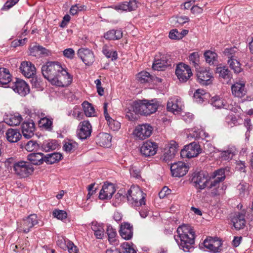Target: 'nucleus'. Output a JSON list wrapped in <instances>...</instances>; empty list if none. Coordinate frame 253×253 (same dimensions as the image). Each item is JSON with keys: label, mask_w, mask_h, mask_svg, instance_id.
<instances>
[{"label": "nucleus", "mask_w": 253, "mask_h": 253, "mask_svg": "<svg viewBox=\"0 0 253 253\" xmlns=\"http://www.w3.org/2000/svg\"><path fill=\"white\" fill-rule=\"evenodd\" d=\"M38 223V217L36 214L29 215L18 223L17 230L24 233H28L31 229Z\"/></svg>", "instance_id": "obj_7"}, {"label": "nucleus", "mask_w": 253, "mask_h": 253, "mask_svg": "<svg viewBox=\"0 0 253 253\" xmlns=\"http://www.w3.org/2000/svg\"><path fill=\"white\" fill-rule=\"evenodd\" d=\"M226 120L229 125L232 126L235 125L237 123V119L234 116L230 115L226 118Z\"/></svg>", "instance_id": "obj_62"}, {"label": "nucleus", "mask_w": 253, "mask_h": 253, "mask_svg": "<svg viewBox=\"0 0 253 253\" xmlns=\"http://www.w3.org/2000/svg\"><path fill=\"white\" fill-rule=\"evenodd\" d=\"M44 156L42 153H31L28 155V159L35 165H40L42 164Z\"/></svg>", "instance_id": "obj_33"}, {"label": "nucleus", "mask_w": 253, "mask_h": 253, "mask_svg": "<svg viewBox=\"0 0 253 253\" xmlns=\"http://www.w3.org/2000/svg\"><path fill=\"white\" fill-rule=\"evenodd\" d=\"M232 93L238 98L244 97L247 93L244 82H236L231 86Z\"/></svg>", "instance_id": "obj_19"}, {"label": "nucleus", "mask_w": 253, "mask_h": 253, "mask_svg": "<svg viewBox=\"0 0 253 253\" xmlns=\"http://www.w3.org/2000/svg\"><path fill=\"white\" fill-rule=\"evenodd\" d=\"M102 52L107 58H111L112 61L116 60L118 58L117 51L114 50L111 47L107 45L103 46Z\"/></svg>", "instance_id": "obj_40"}, {"label": "nucleus", "mask_w": 253, "mask_h": 253, "mask_svg": "<svg viewBox=\"0 0 253 253\" xmlns=\"http://www.w3.org/2000/svg\"><path fill=\"white\" fill-rule=\"evenodd\" d=\"M80 58L86 66L91 65L94 61L93 52L87 48H80Z\"/></svg>", "instance_id": "obj_21"}, {"label": "nucleus", "mask_w": 253, "mask_h": 253, "mask_svg": "<svg viewBox=\"0 0 253 253\" xmlns=\"http://www.w3.org/2000/svg\"><path fill=\"white\" fill-rule=\"evenodd\" d=\"M211 183L209 188L211 189V193L214 196L224 193L226 185L222 183L225 178V170L220 169L214 171L211 176Z\"/></svg>", "instance_id": "obj_3"}, {"label": "nucleus", "mask_w": 253, "mask_h": 253, "mask_svg": "<svg viewBox=\"0 0 253 253\" xmlns=\"http://www.w3.org/2000/svg\"><path fill=\"white\" fill-rule=\"evenodd\" d=\"M204 56L206 61L210 65L216 64L217 62V55L214 52L207 50L204 53Z\"/></svg>", "instance_id": "obj_39"}, {"label": "nucleus", "mask_w": 253, "mask_h": 253, "mask_svg": "<svg viewBox=\"0 0 253 253\" xmlns=\"http://www.w3.org/2000/svg\"><path fill=\"white\" fill-rule=\"evenodd\" d=\"M167 109L169 111L175 113V112L177 113L180 109V108L177 104L173 103L172 101H168L167 103Z\"/></svg>", "instance_id": "obj_56"}, {"label": "nucleus", "mask_w": 253, "mask_h": 253, "mask_svg": "<svg viewBox=\"0 0 253 253\" xmlns=\"http://www.w3.org/2000/svg\"><path fill=\"white\" fill-rule=\"evenodd\" d=\"M5 135L7 140L11 143L18 141L21 137L19 130L13 128L8 129L6 132Z\"/></svg>", "instance_id": "obj_27"}, {"label": "nucleus", "mask_w": 253, "mask_h": 253, "mask_svg": "<svg viewBox=\"0 0 253 253\" xmlns=\"http://www.w3.org/2000/svg\"><path fill=\"white\" fill-rule=\"evenodd\" d=\"M67 247L70 253H77V247L75 246L73 243L69 242Z\"/></svg>", "instance_id": "obj_61"}, {"label": "nucleus", "mask_w": 253, "mask_h": 253, "mask_svg": "<svg viewBox=\"0 0 253 253\" xmlns=\"http://www.w3.org/2000/svg\"><path fill=\"white\" fill-rule=\"evenodd\" d=\"M212 77L210 70H202L197 73V80L199 84L202 85H208L211 83V78Z\"/></svg>", "instance_id": "obj_20"}, {"label": "nucleus", "mask_w": 253, "mask_h": 253, "mask_svg": "<svg viewBox=\"0 0 253 253\" xmlns=\"http://www.w3.org/2000/svg\"><path fill=\"white\" fill-rule=\"evenodd\" d=\"M177 235H175L174 239L179 246L184 252H190L193 250L195 242V232L187 225L179 226L177 229Z\"/></svg>", "instance_id": "obj_2"}, {"label": "nucleus", "mask_w": 253, "mask_h": 253, "mask_svg": "<svg viewBox=\"0 0 253 253\" xmlns=\"http://www.w3.org/2000/svg\"><path fill=\"white\" fill-rule=\"evenodd\" d=\"M11 81V76L9 70L6 68H0V84H7Z\"/></svg>", "instance_id": "obj_35"}, {"label": "nucleus", "mask_w": 253, "mask_h": 253, "mask_svg": "<svg viewBox=\"0 0 253 253\" xmlns=\"http://www.w3.org/2000/svg\"><path fill=\"white\" fill-rule=\"evenodd\" d=\"M104 37L108 40H118L123 37V32L121 30H111L104 34Z\"/></svg>", "instance_id": "obj_32"}, {"label": "nucleus", "mask_w": 253, "mask_h": 253, "mask_svg": "<svg viewBox=\"0 0 253 253\" xmlns=\"http://www.w3.org/2000/svg\"><path fill=\"white\" fill-rule=\"evenodd\" d=\"M153 78V77L146 71H142L137 75L138 80L142 84L151 81Z\"/></svg>", "instance_id": "obj_46"}, {"label": "nucleus", "mask_w": 253, "mask_h": 253, "mask_svg": "<svg viewBox=\"0 0 253 253\" xmlns=\"http://www.w3.org/2000/svg\"><path fill=\"white\" fill-rule=\"evenodd\" d=\"M208 180V174L204 171L194 173L192 178V181L195 183V187L200 190L206 187Z\"/></svg>", "instance_id": "obj_9"}, {"label": "nucleus", "mask_w": 253, "mask_h": 253, "mask_svg": "<svg viewBox=\"0 0 253 253\" xmlns=\"http://www.w3.org/2000/svg\"><path fill=\"white\" fill-rule=\"evenodd\" d=\"M216 73L218 74L220 79H223V82L226 84H228L232 78V72L226 66L217 67Z\"/></svg>", "instance_id": "obj_24"}, {"label": "nucleus", "mask_w": 253, "mask_h": 253, "mask_svg": "<svg viewBox=\"0 0 253 253\" xmlns=\"http://www.w3.org/2000/svg\"><path fill=\"white\" fill-rule=\"evenodd\" d=\"M170 170L173 176L180 177L186 174L188 166L183 162H178L171 165Z\"/></svg>", "instance_id": "obj_14"}, {"label": "nucleus", "mask_w": 253, "mask_h": 253, "mask_svg": "<svg viewBox=\"0 0 253 253\" xmlns=\"http://www.w3.org/2000/svg\"><path fill=\"white\" fill-rule=\"evenodd\" d=\"M82 106L84 115L88 117L95 116V109L92 105L87 101H84Z\"/></svg>", "instance_id": "obj_37"}, {"label": "nucleus", "mask_w": 253, "mask_h": 253, "mask_svg": "<svg viewBox=\"0 0 253 253\" xmlns=\"http://www.w3.org/2000/svg\"><path fill=\"white\" fill-rule=\"evenodd\" d=\"M63 54L66 58L70 59H73L75 57V52L73 49L68 48L63 51Z\"/></svg>", "instance_id": "obj_57"}, {"label": "nucleus", "mask_w": 253, "mask_h": 253, "mask_svg": "<svg viewBox=\"0 0 253 253\" xmlns=\"http://www.w3.org/2000/svg\"><path fill=\"white\" fill-rule=\"evenodd\" d=\"M170 64V59L166 55H156L152 65L153 69L158 71L164 70Z\"/></svg>", "instance_id": "obj_12"}, {"label": "nucleus", "mask_w": 253, "mask_h": 253, "mask_svg": "<svg viewBox=\"0 0 253 253\" xmlns=\"http://www.w3.org/2000/svg\"><path fill=\"white\" fill-rule=\"evenodd\" d=\"M222 243L217 238L209 237L204 241V247L213 253H219L221 251Z\"/></svg>", "instance_id": "obj_13"}, {"label": "nucleus", "mask_w": 253, "mask_h": 253, "mask_svg": "<svg viewBox=\"0 0 253 253\" xmlns=\"http://www.w3.org/2000/svg\"><path fill=\"white\" fill-rule=\"evenodd\" d=\"M209 94L203 89H198L194 92L193 95L194 99L198 103H202L207 99Z\"/></svg>", "instance_id": "obj_38"}, {"label": "nucleus", "mask_w": 253, "mask_h": 253, "mask_svg": "<svg viewBox=\"0 0 253 253\" xmlns=\"http://www.w3.org/2000/svg\"><path fill=\"white\" fill-rule=\"evenodd\" d=\"M10 86L13 90L22 96H25L30 92V88L28 84L23 80L16 79Z\"/></svg>", "instance_id": "obj_15"}, {"label": "nucleus", "mask_w": 253, "mask_h": 253, "mask_svg": "<svg viewBox=\"0 0 253 253\" xmlns=\"http://www.w3.org/2000/svg\"><path fill=\"white\" fill-rule=\"evenodd\" d=\"M133 107L135 112L141 115L148 116L146 102L143 100L133 101Z\"/></svg>", "instance_id": "obj_31"}, {"label": "nucleus", "mask_w": 253, "mask_h": 253, "mask_svg": "<svg viewBox=\"0 0 253 253\" xmlns=\"http://www.w3.org/2000/svg\"><path fill=\"white\" fill-rule=\"evenodd\" d=\"M100 229L94 232V235L97 239H102L104 234V230L102 227H99Z\"/></svg>", "instance_id": "obj_64"}, {"label": "nucleus", "mask_w": 253, "mask_h": 253, "mask_svg": "<svg viewBox=\"0 0 253 253\" xmlns=\"http://www.w3.org/2000/svg\"><path fill=\"white\" fill-rule=\"evenodd\" d=\"M232 222L236 230L243 229L246 224L245 214L242 212L236 213L232 218Z\"/></svg>", "instance_id": "obj_23"}, {"label": "nucleus", "mask_w": 253, "mask_h": 253, "mask_svg": "<svg viewBox=\"0 0 253 253\" xmlns=\"http://www.w3.org/2000/svg\"><path fill=\"white\" fill-rule=\"evenodd\" d=\"M189 19L188 17L185 16H177L175 17L173 21L176 26H181L185 23L188 22Z\"/></svg>", "instance_id": "obj_55"}, {"label": "nucleus", "mask_w": 253, "mask_h": 253, "mask_svg": "<svg viewBox=\"0 0 253 253\" xmlns=\"http://www.w3.org/2000/svg\"><path fill=\"white\" fill-rule=\"evenodd\" d=\"M157 149L158 145L156 142L147 141L143 143L140 150L145 157H151L156 154Z\"/></svg>", "instance_id": "obj_17"}, {"label": "nucleus", "mask_w": 253, "mask_h": 253, "mask_svg": "<svg viewBox=\"0 0 253 253\" xmlns=\"http://www.w3.org/2000/svg\"><path fill=\"white\" fill-rule=\"evenodd\" d=\"M137 7L136 1L135 0L125 1L118 5H116L115 9L122 11H131L135 10Z\"/></svg>", "instance_id": "obj_28"}, {"label": "nucleus", "mask_w": 253, "mask_h": 253, "mask_svg": "<svg viewBox=\"0 0 253 253\" xmlns=\"http://www.w3.org/2000/svg\"><path fill=\"white\" fill-rule=\"evenodd\" d=\"M19 69L25 77L31 78V83L33 85L37 86L39 85L37 80L35 78L36 69L34 64L29 61H23L21 62Z\"/></svg>", "instance_id": "obj_6"}, {"label": "nucleus", "mask_w": 253, "mask_h": 253, "mask_svg": "<svg viewBox=\"0 0 253 253\" xmlns=\"http://www.w3.org/2000/svg\"><path fill=\"white\" fill-rule=\"evenodd\" d=\"M175 74L180 82H186L192 75V73L188 65L180 63L176 66Z\"/></svg>", "instance_id": "obj_8"}, {"label": "nucleus", "mask_w": 253, "mask_h": 253, "mask_svg": "<svg viewBox=\"0 0 253 253\" xmlns=\"http://www.w3.org/2000/svg\"><path fill=\"white\" fill-rule=\"evenodd\" d=\"M203 8L197 5H193L191 8V11L193 14L198 15L203 12Z\"/></svg>", "instance_id": "obj_60"}, {"label": "nucleus", "mask_w": 253, "mask_h": 253, "mask_svg": "<svg viewBox=\"0 0 253 253\" xmlns=\"http://www.w3.org/2000/svg\"><path fill=\"white\" fill-rule=\"evenodd\" d=\"M128 202L137 210L145 205L146 194L136 185H132L126 194Z\"/></svg>", "instance_id": "obj_4"}, {"label": "nucleus", "mask_w": 253, "mask_h": 253, "mask_svg": "<svg viewBox=\"0 0 253 253\" xmlns=\"http://www.w3.org/2000/svg\"><path fill=\"white\" fill-rule=\"evenodd\" d=\"M126 117L129 121H133L136 119V114L135 110L133 107V102L129 104L128 107L125 109Z\"/></svg>", "instance_id": "obj_42"}, {"label": "nucleus", "mask_w": 253, "mask_h": 253, "mask_svg": "<svg viewBox=\"0 0 253 253\" xmlns=\"http://www.w3.org/2000/svg\"><path fill=\"white\" fill-rule=\"evenodd\" d=\"M200 145L196 142H193L185 146L181 150V155L188 158L196 157L201 153Z\"/></svg>", "instance_id": "obj_11"}, {"label": "nucleus", "mask_w": 253, "mask_h": 253, "mask_svg": "<svg viewBox=\"0 0 253 253\" xmlns=\"http://www.w3.org/2000/svg\"><path fill=\"white\" fill-rule=\"evenodd\" d=\"M111 139L112 136L107 133H100L96 137L97 143L103 147H109L111 145Z\"/></svg>", "instance_id": "obj_26"}, {"label": "nucleus", "mask_w": 253, "mask_h": 253, "mask_svg": "<svg viewBox=\"0 0 253 253\" xmlns=\"http://www.w3.org/2000/svg\"><path fill=\"white\" fill-rule=\"evenodd\" d=\"M39 126L46 130L51 131L52 129V121L47 117L41 118L39 122Z\"/></svg>", "instance_id": "obj_47"}, {"label": "nucleus", "mask_w": 253, "mask_h": 253, "mask_svg": "<svg viewBox=\"0 0 253 253\" xmlns=\"http://www.w3.org/2000/svg\"><path fill=\"white\" fill-rule=\"evenodd\" d=\"M35 125L32 120L24 122L21 125V130L23 136L27 139L31 138L34 134Z\"/></svg>", "instance_id": "obj_18"}, {"label": "nucleus", "mask_w": 253, "mask_h": 253, "mask_svg": "<svg viewBox=\"0 0 253 253\" xmlns=\"http://www.w3.org/2000/svg\"><path fill=\"white\" fill-rule=\"evenodd\" d=\"M106 233L108 235V241L113 245L118 244L119 241L116 239L117 232L115 229L110 225H108L106 229Z\"/></svg>", "instance_id": "obj_36"}, {"label": "nucleus", "mask_w": 253, "mask_h": 253, "mask_svg": "<svg viewBox=\"0 0 253 253\" xmlns=\"http://www.w3.org/2000/svg\"><path fill=\"white\" fill-rule=\"evenodd\" d=\"M43 77L58 86H66L70 84V75L58 62H47L42 67Z\"/></svg>", "instance_id": "obj_1"}, {"label": "nucleus", "mask_w": 253, "mask_h": 253, "mask_svg": "<svg viewBox=\"0 0 253 253\" xmlns=\"http://www.w3.org/2000/svg\"><path fill=\"white\" fill-rule=\"evenodd\" d=\"M219 157L222 161H229L231 160L235 154V150L233 148H229L227 150L220 151Z\"/></svg>", "instance_id": "obj_45"}, {"label": "nucleus", "mask_w": 253, "mask_h": 253, "mask_svg": "<svg viewBox=\"0 0 253 253\" xmlns=\"http://www.w3.org/2000/svg\"><path fill=\"white\" fill-rule=\"evenodd\" d=\"M109 127L114 131L118 130L120 127V123L113 120L110 116H107L105 118Z\"/></svg>", "instance_id": "obj_50"}, {"label": "nucleus", "mask_w": 253, "mask_h": 253, "mask_svg": "<svg viewBox=\"0 0 253 253\" xmlns=\"http://www.w3.org/2000/svg\"><path fill=\"white\" fill-rule=\"evenodd\" d=\"M169 38L172 40L181 39V36H179V32L177 29H173L169 33Z\"/></svg>", "instance_id": "obj_59"}, {"label": "nucleus", "mask_w": 253, "mask_h": 253, "mask_svg": "<svg viewBox=\"0 0 253 253\" xmlns=\"http://www.w3.org/2000/svg\"><path fill=\"white\" fill-rule=\"evenodd\" d=\"M116 191L114 185L111 183H104L99 194L100 200H109Z\"/></svg>", "instance_id": "obj_16"}, {"label": "nucleus", "mask_w": 253, "mask_h": 253, "mask_svg": "<svg viewBox=\"0 0 253 253\" xmlns=\"http://www.w3.org/2000/svg\"><path fill=\"white\" fill-rule=\"evenodd\" d=\"M92 132V126L88 121L82 122L80 127V139H85L89 137Z\"/></svg>", "instance_id": "obj_25"}, {"label": "nucleus", "mask_w": 253, "mask_h": 253, "mask_svg": "<svg viewBox=\"0 0 253 253\" xmlns=\"http://www.w3.org/2000/svg\"><path fill=\"white\" fill-rule=\"evenodd\" d=\"M119 232L124 239L130 240L133 236V227L128 223H124L121 225Z\"/></svg>", "instance_id": "obj_22"}, {"label": "nucleus", "mask_w": 253, "mask_h": 253, "mask_svg": "<svg viewBox=\"0 0 253 253\" xmlns=\"http://www.w3.org/2000/svg\"><path fill=\"white\" fill-rule=\"evenodd\" d=\"M75 147V144L70 141L67 142L64 145V149L66 152H70Z\"/></svg>", "instance_id": "obj_63"}, {"label": "nucleus", "mask_w": 253, "mask_h": 253, "mask_svg": "<svg viewBox=\"0 0 253 253\" xmlns=\"http://www.w3.org/2000/svg\"><path fill=\"white\" fill-rule=\"evenodd\" d=\"M22 118L19 114L12 115L9 118L7 124L10 126H17L22 121Z\"/></svg>", "instance_id": "obj_52"}, {"label": "nucleus", "mask_w": 253, "mask_h": 253, "mask_svg": "<svg viewBox=\"0 0 253 253\" xmlns=\"http://www.w3.org/2000/svg\"><path fill=\"white\" fill-rule=\"evenodd\" d=\"M62 155L58 153H53L44 156V161L47 164H52L62 159Z\"/></svg>", "instance_id": "obj_41"}, {"label": "nucleus", "mask_w": 253, "mask_h": 253, "mask_svg": "<svg viewBox=\"0 0 253 253\" xmlns=\"http://www.w3.org/2000/svg\"><path fill=\"white\" fill-rule=\"evenodd\" d=\"M238 57L228 59L227 63L230 67L234 71L235 73L238 74L243 71L240 62L237 60Z\"/></svg>", "instance_id": "obj_43"}, {"label": "nucleus", "mask_w": 253, "mask_h": 253, "mask_svg": "<svg viewBox=\"0 0 253 253\" xmlns=\"http://www.w3.org/2000/svg\"><path fill=\"white\" fill-rule=\"evenodd\" d=\"M52 215L54 217L61 220L67 217V212L63 210H55L53 211Z\"/></svg>", "instance_id": "obj_53"}, {"label": "nucleus", "mask_w": 253, "mask_h": 253, "mask_svg": "<svg viewBox=\"0 0 253 253\" xmlns=\"http://www.w3.org/2000/svg\"><path fill=\"white\" fill-rule=\"evenodd\" d=\"M211 104L216 109H231L229 105L227 104L226 100L218 96L212 97L211 99Z\"/></svg>", "instance_id": "obj_29"}, {"label": "nucleus", "mask_w": 253, "mask_h": 253, "mask_svg": "<svg viewBox=\"0 0 253 253\" xmlns=\"http://www.w3.org/2000/svg\"><path fill=\"white\" fill-rule=\"evenodd\" d=\"M153 130V127L145 124L137 126L134 131L135 135L140 139L143 140L151 136Z\"/></svg>", "instance_id": "obj_10"}, {"label": "nucleus", "mask_w": 253, "mask_h": 253, "mask_svg": "<svg viewBox=\"0 0 253 253\" xmlns=\"http://www.w3.org/2000/svg\"><path fill=\"white\" fill-rule=\"evenodd\" d=\"M189 60L190 63L192 64L195 67L198 66L200 62L199 54L198 52H194L190 54Z\"/></svg>", "instance_id": "obj_51"}, {"label": "nucleus", "mask_w": 253, "mask_h": 253, "mask_svg": "<svg viewBox=\"0 0 253 253\" xmlns=\"http://www.w3.org/2000/svg\"><path fill=\"white\" fill-rule=\"evenodd\" d=\"M42 149L45 152L55 150L58 147V143L55 140H51L43 142Z\"/></svg>", "instance_id": "obj_44"}, {"label": "nucleus", "mask_w": 253, "mask_h": 253, "mask_svg": "<svg viewBox=\"0 0 253 253\" xmlns=\"http://www.w3.org/2000/svg\"><path fill=\"white\" fill-rule=\"evenodd\" d=\"M13 168L15 174L20 178L27 177L34 171L33 167L28 162L18 161L13 164Z\"/></svg>", "instance_id": "obj_5"}, {"label": "nucleus", "mask_w": 253, "mask_h": 253, "mask_svg": "<svg viewBox=\"0 0 253 253\" xmlns=\"http://www.w3.org/2000/svg\"><path fill=\"white\" fill-rule=\"evenodd\" d=\"M238 49L236 47L231 48H226L224 51V54L228 59H233L235 57H238Z\"/></svg>", "instance_id": "obj_49"}, {"label": "nucleus", "mask_w": 253, "mask_h": 253, "mask_svg": "<svg viewBox=\"0 0 253 253\" xmlns=\"http://www.w3.org/2000/svg\"><path fill=\"white\" fill-rule=\"evenodd\" d=\"M38 147V144L36 141L33 140L28 141L25 146V149L29 152L36 150Z\"/></svg>", "instance_id": "obj_54"}, {"label": "nucleus", "mask_w": 253, "mask_h": 253, "mask_svg": "<svg viewBox=\"0 0 253 253\" xmlns=\"http://www.w3.org/2000/svg\"><path fill=\"white\" fill-rule=\"evenodd\" d=\"M30 50L31 54L35 56H48L51 54L50 50L40 45H34Z\"/></svg>", "instance_id": "obj_30"}, {"label": "nucleus", "mask_w": 253, "mask_h": 253, "mask_svg": "<svg viewBox=\"0 0 253 253\" xmlns=\"http://www.w3.org/2000/svg\"><path fill=\"white\" fill-rule=\"evenodd\" d=\"M144 102H146L147 113H148V115H150L157 111L159 104L156 101L153 100L151 101L144 100Z\"/></svg>", "instance_id": "obj_48"}, {"label": "nucleus", "mask_w": 253, "mask_h": 253, "mask_svg": "<svg viewBox=\"0 0 253 253\" xmlns=\"http://www.w3.org/2000/svg\"><path fill=\"white\" fill-rule=\"evenodd\" d=\"M177 146L178 144L176 142L174 141L170 142L169 144V150L164 154L165 159L169 160L174 157L177 151Z\"/></svg>", "instance_id": "obj_34"}, {"label": "nucleus", "mask_w": 253, "mask_h": 253, "mask_svg": "<svg viewBox=\"0 0 253 253\" xmlns=\"http://www.w3.org/2000/svg\"><path fill=\"white\" fill-rule=\"evenodd\" d=\"M121 247L124 253H136V251L128 243H124L122 244Z\"/></svg>", "instance_id": "obj_58"}]
</instances>
